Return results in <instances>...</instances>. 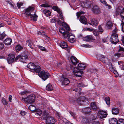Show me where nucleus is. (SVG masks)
I'll use <instances>...</instances> for the list:
<instances>
[{"label": "nucleus", "instance_id": "9b49d317", "mask_svg": "<svg viewBox=\"0 0 124 124\" xmlns=\"http://www.w3.org/2000/svg\"><path fill=\"white\" fill-rule=\"evenodd\" d=\"M68 34V35L67 38H68V39L69 41L71 43H72L75 41V36L72 35V34L70 33L69 32Z\"/></svg>", "mask_w": 124, "mask_h": 124}, {"label": "nucleus", "instance_id": "338daca9", "mask_svg": "<svg viewBox=\"0 0 124 124\" xmlns=\"http://www.w3.org/2000/svg\"><path fill=\"white\" fill-rule=\"evenodd\" d=\"M93 34L95 36H97L99 34L98 32L96 31H94Z\"/></svg>", "mask_w": 124, "mask_h": 124}, {"label": "nucleus", "instance_id": "a19ab883", "mask_svg": "<svg viewBox=\"0 0 124 124\" xmlns=\"http://www.w3.org/2000/svg\"><path fill=\"white\" fill-rule=\"evenodd\" d=\"M23 48L22 47L19 45H17L16 47V50L17 52L20 51Z\"/></svg>", "mask_w": 124, "mask_h": 124}, {"label": "nucleus", "instance_id": "4be33fe9", "mask_svg": "<svg viewBox=\"0 0 124 124\" xmlns=\"http://www.w3.org/2000/svg\"><path fill=\"white\" fill-rule=\"evenodd\" d=\"M91 106L92 108L94 110H97L98 109V107L97 106L95 102H92L91 104Z\"/></svg>", "mask_w": 124, "mask_h": 124}, {"label": "nucleus", "instance_id": "864d4df0", "mask_svg": "<svg viewBox=\"0 0 124 124\" xmlns=\"http://www.w3.org/2000/svg\"><path fill=\"white\" fill-rule=\"evenodd\" d=\"M72 66L71 65H67L66 66V68L67 70H70L72 69Z\"/></svg>", "mask_w": 124, "mask_h": 124}, {"label": "nucleus", "instance_id": "f257e3e1", "mask_svg": "<svg viewBox=\"0 0 124 124\" xmlns=\"http://www.w3.org/2000/svg\"><path fill=\"white\" fill-rule=\"evenodd\" d=\"M35 8L34 7L31 6H29L25 10L24 13L25 16L27 19L33 21H36L37 20L38 16L34 11Z\"/></svg>", "mask_w": 124, "mask_h": 124}, {"label": "nucleus", "instance_id": "de8ad7c7", "mask_svg": "<svg viewBox=\"0 0 124 124\" xmlns=\"http://www.w3.org/2000/svg\"><path fill=\"white\" fill-rule=\"evenodd\" d=\"M40 6L42 7H50L51 5L47 3H45L44 4H41V5H40Z\"/></svg>", "mask_w": 124, "mask_h": 124}, {"label": "nucleus", "instance_id": "774afa93", "mask_svg": "<svg viewBox=\"0 0 124 124\" xmlns=\"http://www.w3.org/2000/svg\"><path fill=\"white\" fill-rule=\"evenodd\" d=\"M26 112L24 111H21L20 112V114L22 116L25 115L26 114Z\"/></svg>", "mask_w": 124, "mask_h": 124}, {"label": "nucleus", "instance_id": "cd10ccee", "mask_svg": "<svg viewBox=\"0 0 124 124\" xmlns=\"http://www.w3.org/2000/svg\"><path fill=\"white\" fill-rule=\"evenodd\" d=\"M82 111L84 113L88 114L91 112V109L90 108L87 107L83 109Z\"/></svg>", "mask_w": 124, "mask_h": 124}, {"label": "nucleus", "instance_id": "2eb2a0df", "mask_svg": "<svg viewBox=\"0 0 124 124\" xmlns=\"http://www.w3.org/2000/svg\"><path fill=\"white\" fill-rule=\"evenodd\" d=\"M71 61L74 65H76L78 62L77 59L74 56H72L70 58Z\"/></svg>", "mask_w": 124, "mask_h": 124}, {"label": "nucleus", "instance_id": "a211bd4d", "mask_svg": "<svg viewBox=\"0 0 124 124\" xmlns=\"http://www.w3.org/2000/svg\"><path fill=\"white\" fill-rule=\"evenodd\" d=\"M50 116L48 113L46 111H44L43 112L42 117L43 119L46 120Z\"/></svg>", "mask_w": 124, "mask_h": 124}, {"label": "nucleus", "instance_id": "6e6552de", "mask_svg": "<svg viewBox=\"0 0 124 124\" xmlns=\"http://www.w3.org/2000/svg\"><path fill=\"white\" fill-rule=\"evenodd\" d=\"M83 40L89 42H92L94 40V38L92 35H88L83 37Z\"/></svg>", "mask_w": 124, "mask_h": 124}, {"label": "nucleus", "instance_id": "6ab92c4d", "mask_svg": "<svg viewBox=\"0 0 124 124\" xmlns=\"http://www.w3.org/2000/svg\"><path fill=\"white\" fill-rule=\"evenodd\" d=\"M35 66L36 65L34 63L31 62L28 64L27 68L29 69L32 70V72L35 68Z\"/></svg>", "mask_w": 124, "mask_h": 124}, {"label": "nucleus", "instance_id": "0e129e2a", "mask_svg": "<svg viewBox=\"0 0 124 124\" xmlns=\"http://www.w3.org/2000/svg\"><path fill=\"white\" fill-rule=\"evenodd\" d=\"M59 17L62 20L64 21V18L63 17V16L62 14V13H60L59 14Z\"/></svg>", "mask_w": 124, "mask_h": 124}, {"label": "nucleus", "instance_id": "7c9ffc66", "mask_svg": "<svg viewBox=\"0 0 124 124\" xmlns=\"http://www.w3.org/2000/svg\"><path fill=\"white\" fill-rule=\"evenodd\" d=\"M119 112L118 109L117 108H113L112 109V113L114 115H117Z\"/></svg>", "mask_w": 124, "mask_h": 124}, {"label": "nucleus", "instance_id": "4d7b16f0", "mask_svg": "<svg viewBox=\"0 0 124 124\" xmlns=\"http://www.w3.org/2000/svg\"><path fill=\"white\" fill-rule=\"evenodd\" d=\"M118 52H124V48L119 46V48L118 51Z\"/></svg>", "mask_w": 124, "mask_h": 124}, {"label": "nucleus", "instance_id": "c03bdc74", "mask_svg": "<svg viewBox=\"0 0 124 124\" xmlns=\"http://www.w3.org/2000/svg\"><path fill=\"white\" fill-rule=\"evenodd\" d=\"M118 124H124V119H120L118 121Z\"/></svg>", "mask_w": 124, "mask_h": 124}, {"label": "nucleus", "instance_id": "8fccbe9b", "mask_svg": "<svg viewBox=\"0 0 124 124\" xmlns=\"http://www.w3.org/2000/svg\"><path fill=\"white\" fill-rule=\"evenodd\" d=\"M121 11L119 8L117 9L116 11V15H118L120 14Z\"/></svg>", "mask_w": 124, "mask_h": 124}, {"label": "nucleus", "instance_id": "473e14b6", "mask_svg": "<svg viewBox=\"0 0 124 124\" xmlns=\"http://www.w3.org/2000/svg\"><path fill=\"white\" fill-rule=\"evenodd\" d=\"M106 26L108 28L110 29L113 26V24L111 22L109 21L107 23Z\"/></svg>", "mask_w": 124, "mask_h": 124}, {"label": "nucleus", "instance_id": "c756f323", "mask_svg": "<svg viewBox=\"0 0 124 124\" xmlns=\"http://www.w3.org/2000/svg\"><path fill=\"white\" fill-rule=\"evenodd\" d=\"M100 60L102 62L106 63L107 61H108V59L107 58L105 57L103 55H102L100 58Z\"/></svg>", "mask_w": 124, "mask_h": 124}, {"label": "nucleus", "instance_id": "72a5a7b5", "mask_svg": "<svg viewBox=\"0 0 124 124\" xmlns=\"http://www.w3.org/2000/svg\"><path fill=\"white\" fill-rule=\"evenodd\" d=\"M26 44L31 49H33V47L32 45H33V44L30 40H27L26 41Z\"/></svg>", "mask_w": 124, "mask_h": 124}, {"label": "nucleus", "instance_id": "37998d69", "mask_svg": "<svg viewBox=\"0 0 124 124\" xmlns=\"http://www.w3.org/2000/svg\"><path fill=\"white\" fill-rule=\"evenodd\" d=\"M109 68L110 70L112 71H115L116 72V71H115V67L111 63H110V65H109Z\"/></svg>", "mask_w": 124, "mask_h": 124}, {"label": "nucleus", "instance_id": "dca6fc26", "mask_svg": "<svg viewBox=\"0 0 124 124\" xmlns=\"http://www.w3.org/2000/svg\"><path fill=\"white\" fill-rule=\"evenodd\" d=\"M92 11L95 14H98L100 12L99 8L97 6H94L92 8Z\"/></svg>", "mask_w": 124, "mask_h": 124}, {"label": "nucleus", "instance_id": "aec40b11", "mask_svg": "<svg viewBox=\"0 0 124 124\" xmlns=\"http://www.w3.org/2000/svg\"><path fill=\"white\" fill-rule=\"evenodd\" d=\"M90 21L91 22V23H89V24L93 26L94 25L96 26H97L98 25V22L94 18L90 20Z\"/></svg>", "mask_w": 124, "mask_h": 124}, {"label": "nucleus", "instance_id": "ea45409f", "mask_svg": "<svg viewBox=\"0 0 124 124\" xmlns=\"http://www.w3.org/2000/svg\"><path fill=\"white\" fill-rule=\"evenodd\" d=\"M84 7L87 8H89L91 7V4L89 2L84 3Z\"/></svg>", "mask_w": 124, "mask_h": 124}, {"label": "nucleus", "instance_id": "1a4fd4ad", "mask_svg": "<svg viewBox=\"0 0 124 124\" xmlns=\"http://www.w3.org/2000/svg\"><path fill=\"white\" fill-rule=\"evenodd\" d=\"M69 31L67 30L66 31L63 28H61L59 30L60 32L62 34L63 36L65 38H67L68 35V34L69 32L68 31Z\"/></svg>", "mask_w": 124, "mask_h": 124}, {"label": "nucleus", "instance_id": "680f3d73", "mask_svg": "<svg viewBox=\"0 0 124 124\" xmlns=\"http://www.w3.org/2000/svg\"><path fill=\"white\" fill-rule=\"evenodd\" d=\"M105 6H106V7L107 8L109 9H110L112 8L111 6L110 5L108 4L107 3H106V4Z\"/></svg>", "mask_w": 124, "mask_h": 124}, {"label": "nucleus", "instance_id": "f03ea898", "mask_svg": "<svg viewBox=\"0 0 124 124\" xmlns=\"http://www.w3.org/2000/svg\"><path fill=\"white\" fill-rule=\"evenodd\" d=\"M39 76L44 80H46L50 76V74L47 72L42 71L38 74Z\"/></svg>", "mask_w": 124, "mask_h": 124}, {"label": "nucleus", "instance_id": "49530a36", "mask_svg": "<svg viewBox=\"0 0 124 124\" xmlns=\"http://www.w3.org/2000/svg\"><path fill=\"white\" fill-rule=\"evenodd\" d=\"M6 36L4 32L1 34H0V40H2Z\"/></svg>", "mask_w": 124, "mask_h": 124}, {"label": "nucleus", "instance_id": "603ef678", "mask_svg": "<svg viewBox=\"0 0 124 124\" xmlns=\"http://www.w3.org/2000/svg\"><path fill=\"white\" fill-rule=\"evenodd\" d=\"M84 13L83 12H79L76 13L77 16V18H78L80 15Z\"/></svg>", "mask_w": 124, "mask_h": 124}, {"label": "nucleus", "instance_id": "a18cd8bd", "mask_svg": "<svg viewBox=\"0 0 124 124\" xmlns=\"http://www.w3.org/2000/svg\"><path fill=\"white\" fill-rule=\"evenodd\" d=\"M42 113V111L40 109H38L36 110V114L37 115L40 116L41 115Z\"/></svg>", "mask_w": 124, "mask_h": 124}, {"label": "nucleus", "instance_id": "b1692460", "mask_svg": "<svg viewBox=\"0 0 124 124\" xmlns=\"http://www.w3.org/2000/svg\"><path fill=\"white\" fill-rule=\"evenodd\" d=\"M114 56H117L118 57H124V52H118V53L115 54Z\"/></svg>", "mask_w": 124, "mask_h": 124}, {"label": "nucleus", "instance_id": "393cba45", "mask_svg": "<svg viewBox=\"0 0 124 124\" xmlns=\"http://www.w3.org/2000/svg\"><path fill=\"white\" fill-rule=\"evenodd\" d=\"M118 121L115 118H112L109 120L110 124H118Z\"/></svg>", "mask_w": 124, "mask_h": 124}, {"label": "nucleus", "instance_id": "20e7f679", "mask_svg": "<svg viewBox=\"0 0 124 124\" xmlns=\"http://www.w3.org/2000/svg\"><path fill=\"white\" fill-rule=\"evenodd\" d=\"M26 99L27 103H32L34 102L35 101V96L33 95H29L27 97Z\"/></svg>", "mask_w": 124, "mask_h": 124}, {"label": "nucleus", "instance_id": "bf43d9fd", "mask_svg": "<svg viewBox=\"0 0 124 124\" xmlns=\"http://www.w3.org/2000/svg\"><path fill=\"white\" fill-rule=\"evenodd\" d=\"M4 45L3 43H0V50L2 49L4 47Z\"/></svg>", "mask_w": 124, "mask_h": 124}, {"label": "nucleus", "instance_id": "c85d7f7f", "mask_svg": "<svg viewBox=\"0 0 124 124\" xmlns=\"http://www.w3.org/2000/svg\"><path fill=\"white\" fill-rule=\"evenodd\" d=\"M86 67L85 65L82 63H80L78 65V69L79 70H83L85 69Z\"/></svg>", "mask_w": 124, "mask_h": 124}, {"label": "nucleus", "instance_id": "e2e57ef3", "mask_svg": "<svg viewBox=\"0 0 124 124\" xmlns=\"http://www.w3.org/2000/svg\"><path fill=\"white\" fill-rule=\"evenodd\" d=\"M57 20H56L55 18H53L51 20V22L52 23H54Z\"/></svg>", "mask_w": 124, "mask_h": 124}, {"label": "nucleus", "instance_id": "423d86ee", "mask_svg": "<svg viewBox=\"0 0 124 124\" xmlns=\"http://www.w3.org/2000/svg\"><path fill=\"white\" fill-rule=\"evenodd\" d=\"M99 116H97L96 117L97 118L99 117L101 119L105 118L107 116V113L102 110L100 111H99Z\"/></svg>", "mask_w": 124, "mask_h": 124}, {"label": "nucleus", "instance_id": "39448f33", "mask_svg": "<svg viewBox=\"0 0 124 124\" xmlns=\"http://www.w3.org/2000/svg\"><path fill=\"white\" fill-rule=\"evenodd\" d=\"M60 81L62 82V85H67L70 83L68 79L63 76L61 77Z\"/></svg>", "mask_w": 124, "mask_h": 124}, {"label": "nucleus", "instance_id": "412c9836", "mask_svg": "<svg viewBox=\"0 0 124 124\" xmlns=\"http://www.w3.org/2000/svg\"><path fill=\"white\" fill-rule=\"evenodd\" d=\"M11 39L9 38H8L6 39L4 41V42L5 44L7 45H10L12 42Z\"/></svg>", "mask_w": 124, "mask_h": 124}, {"label": "nucleus", "instance_id": "f3484780", "mask_svg": "<svg viewBox=\"0 0 124 124\" xmlns=\"http://www.w3.org/2000/svg\"><path fill=\"white\" fill-rule=\"evenodd\" d=\"M80 21L82 23L86 24L87 23V20L86 17L84 16H81L80 17Z\"/></svg>", "mask_w": 124, "mask_h": 124}, {"label": "nucleus", "instance_id": "5fc2aeb1", "mask_svg": "<svg viewBox=\"0 0 124 124\" xmlns=\"http://www.w3.org/2000/svg\"><path fill=\"white\" fill-rule=\"evenodd\" d=\"M23 3L22 2H18L17 3V6L19 8L20 7L23 5Z\"/></svg>", "mask_w": 124, "mask_h": 124}, {"label": "nucleus", "instance_id": "a878e982", "mask_svg": "<svg viewBox=\"0 0 124 124\" xmlns=\"http://www.w3.org/2000/svg\"><path fill=\"white\" fill-rule=\"evenodd\" d=\"M41 70L40 67L39 66H35V69L33 71V72H35L36 73H39V72Z\"/></svg>", "mask_w": 124, "mask_h": 124}, {"label": "nucleus", "instance_id": "58836bf2", "mask_svg": "<svg viewBox=\"0 0 124 124\" xmlns=\"http://www.w3.org/2000/svg\"><path fill=\"white\" fill-rule=\"evenodd\" d=\"M105 101L106 104L108 105H109L110 104V98L109 97H106L105 98Z\"/></svg>", "mask_w": 124, "mask_h": 124}, {"label": "nucleus", "instance_id": "0eeeda50", "mask_svg": "<svg viewBox=\"0 0 124 124\" xmlns=\"http://www.w3.org/2000/svg\"><path fill=\"white\" fill-rule=\"evenodd\" d=\"M87 100L84 96L78 98L77 102L79 104L83 105L84 102L87 101Z\"/></svg>", "mask_w": 124, "mask_h": 124}, {"label": "nucleus", "instance_id": "5701e85b", "mask_svg": "<svg viewBox=\"0 0 124 124\" xmlns=\"http://www.w3.org/2000/svg\"><path fill=\"white\" fill-rule=\"evenodd\" d=\"M59 44L60 46L63 49L67 48L68 46L67 43L64 42H61Z\"/></svg>", "mask_w": 124, "mask_h": 124}, {"label": "nucleus", "instance_id": "13d9d810", "mask_svg": "<svg viewBox=\"0 0 124 124\" xmlns=\"http://www.w3.org/2000/svg\"><path fill=\"white\" fill-rule=\"evenodd\" d=\"M121 25L122 26L121 27L122 31L124 32V22H122L121 23Z\"/></svg>", "mask_w": 124, "mask_h": 124}, {"label": "nucleus", "instance_id": "3c124183", "mask_svg": "<svg viewBox=\"0 0 124 124\" xmlns=\"http://www.w3.org/2000/svg\"><path fill=\"white\" fill-rule=\"evenodd\" d=\"M77 85L78 87H84L85 86V85L82 83H78Z\"/></svg>", "mask_w": 124, "mask_h": 124}, {"label": "nucleus", "instance_id": "79ce46f5", "mask_svg": "<svg viewBox=\"0 0 124 124\" xmlns=\"http://www.w3.org/2000/svg\"><path fill=\"white\" fill-rule=\"evenodd\" d=\"M29 109L31 111L34 110L35 109V107L33 105H31L29 107Z\"/></svg>", "mask_w": 124, "mask_h": 124}, {"label": "nucleus", "instance_id": "ddd939ff", "mask_svg": "<svg viewBox=\"0 0 124 124\" xmlns=\"http://www.w3.org/2000/svg\"><path fill=\"white\" fill-rule=\"evenodd\" d=\"M46 124H54L55 121L54 118L50 116L46 120Z\"/></svg>", "mask_w": 124, "mask_h": 124}, {"label": "nucleus", "instance_id": "69168bd1", "mask_svg": "<svg viewBox=\"0 0 124 124\" xmlns=\"http://www.w3.org/2000/svg\"><path fill=\"white\" fill-rule=\"evenodd\" d=\"M73 91H78H78H81V89L78 88H76L75 89H74L73 90Z\"/></svg>", "mask_w": 124, "mask_h": 124}, {"label": "nucleus", "instance_id": "bb28decb", "mask_svg": "<svg viewBox=\"0 0 124 124\" xmlns=\"http://www.w3.org/2000/svg\"><path fill=\"white\" fill-rule=\"evenodd\" d=\"M37 34L39 35H42L44 37H46L47 39V38H49L46 35V34L43 31H38Z\"/></svg>", "mask_w": 124, "mask_h": 124}, {"label": "nucleus", "instance_id": "e433bc0d", "mask_svg": "<svg viewBox=\"0 0 124 124\" xmlns=\"http://www.w3.org/2000/svg\"><path fill=\"white\" fill-rule=\"evenodd\" d=\"M52 9L56 11L58 13H60V11L59 8L56 6H53L52 7Z\"/></svg>", "mask_w": 124, "mask_h": 124}, {"label": "nucleus", "instance_id": "9d476101", "mask_svg": "<svg viewBox=\"0 0 124 124\" xmlns=\"http://www.w3.org/2000/svg\"><path fill=\"white\" fill-rule=\"evenodd\" d=\"M15 56L14 54H10L8 56L7 60L8 63L10 64L14 62Z\"/></svg>", "mask_w": 124, "mask_h": 124}, {"label": "nucleus", "instance_id": "4468645a", "mask_svg": "<svg viewBox=\"0 0 124 124\" xmlns=\"http://www.w3.org/2000/svg\"><path fill=\"white\" fill-rule=\"evenodd\" d=\"M27 58V55L25 54H22L19 55V60L22 62H24Z\"/></svg>", "mask_w": 124, "mask_h": 124}, {"label": "nucleus", "instance_id": "c9c22d12", "mask_svg": "<svg viewBox=\"0 0 124 124\" xmlns=\"http://www.w3.org/2000/svg\"><path fill=\"white\" fill-rule=\"evenodd\" d=\"M44 12L46 16H48L50 15V12L49 10H46L44 11Z\"/></svg>", "mask_w": 124, "mask_h": 124}, {"label": "nucleus", "instance_id": "6e6d98bb", "mask_svg": "<svg viewBox=\"0 0 124 124\" xmlns=\"http://www.w3.org/2000/svg\"><path fill=\"white\" fill-rule=\"evenodd\" d=\"M2 101L4 105H7L8 103L5 99H3L2 100Z\"/></svg>", "mask_w": 124, "mask_h": 124}, {"label": "nucleus", "instance_id": "09e8293b", "mask_svg": "<svg viewBox=\"0 0 124 124\" xmlns=\"http://www.w3.org/2000/svg\"><path fill=\"white\" fill-rule=\"evenodd\" d=\"M98 29V31L99 32L101 33H102L103 31V30L101 25H100L99 26Z\"/></svg>", "mask_w": 124, "mask_h": 124}, {"label": "nucleus", "instance_id": "2f4dec72", "mask_svg": "<svg viewBox=\"0 0 124 124\" xmlns=\"http://www.w3.org/2000/svg\"><path fill=\"white\" fill-rule=\"evenodd\" d=\"M62 25L65 27L66 30L68 31H70L69 27L68 25L65 22L62 23Z\"/></svg>", "mask_w": 124, "mask_h": 124}, {"label": "nucleus", "instance_id": "4c0bfd02", "mask_svg": "<svg viewBox=\"0 0 124 124\" xmlns=\"http://www.w3.org/2000/svg\"><path fill=\"white\" fill-rule=\"evenodd\" d=\"M46 89L48 91L52 90H53L52 85L50 84H48L46 86Z\"/></svg>", "mask_w": 124, "mask_h": 124}, {"label": "nucleus", "instance_id": "052dcab7", "mask_svg": "<svg viewBox=\"0 0 124 124\" xmlns=\"http://www.w3.org/2000/svg\"><path fill=\"white\" fill-rule=\"evenodd\" d=\"M100 2L104 5H105L107 3L105 0H100Z\"/></svg>", "mask_w": 124, "mask_h": 124}, {"label": "nucleus", "instance_id": "f704fd0d", "mask_svg": "<svg viewBox=\"0 0 124 124\" xmlns=\"http://www.w3.org/2000/svg\"><path fill=\"white\" fill-rule=\"evenodd\" d=\"M82 120V122L85 124L88 123L89 122L88 118L84 116L83 117Z\"/></svg>", "mask_w": 124, "mask_h": 124}, {"label": "nucleus", "instance_id": "f8f14e48", "mask_svg": "<svg viewBox=\"0 0 124 124\" xmlns=\"http://www.w3.org/2000/svg\"><path fill=\"white\" fill-rule=\"evenodd\" d=\"M74 72L75 75L77 77H81L83 73V72L80 70L78 68H75L74 70Z\"/></svg>", "mask_w": 124, "mask_h": 124}, {"label": "nucleus", "instance_id": "7ed1b4c3", "mask_svg": "<svg viewBox=\"0 0 124 124\" xmlns=\"http://www.w3.org/2000/svg\"><path fill=\"white\" fill-rule=\"evenodd\" d=\"M110 40L112 44H116L119 42L118 35L116 33H113L110 38Z\"/></svg>", "mask_w": 124, "mask_h": 124}]
</instances>
